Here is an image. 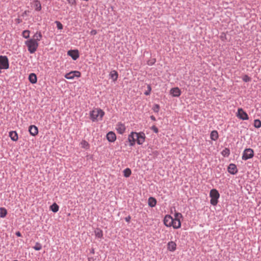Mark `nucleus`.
Listing matches in <instances>:
<instances>
[{
    "label": "nucleus",
    "instance_id": "nucleus-14",
    "mask_svg": "<svg viewBox=\"0 0 261 261\" xmlns=\"http://www.w3.org/2000/svg\"><path fill=\"white\" fill-rule=\"evenodd\" d=\"M107 138L109 142H113L116 140V136L114 133L110 132L107 135Z\"/></svg>",
    "mask_w": 261,
    "mask_h": 261
},
{
    "label": "nucleus",
    "instance_id": "nucleus-12",
    "mask_svg": "<svg viewBox=\"0 0 261 261\" xmlns=\"http://www.w3.org/2000/svg\"><path fill=\"white\" fill-rule=\"evenodd\" d=\"M68 55L70 56L74 60H76L79 57L78 50H71L67 53Z\"/></svg>",
    "mask_w": 261,
    "mask_h": 261
},
{
    "label": "nucleus",
    "instance_id": "nucleus-29",
    "mask_svg": "<svg viewBox=\"0 0 261 261\" xmlns=\"http://www.w3.org/2000/svg\"><path fill=\"white\" fill-rule=\"evenodd\" d=\"M132 173V171L129 168H126L123 171L124 176L126 177H129Z\"/></svg>",
    "mask_w": 261,
    "mask_h": 261
},
{
    "label": "nucleus",
    "instance_id": "nucleus-23",
    "mask_svg": "<svg viewBox=\"0 0 261 261\" xmlns=\"http://www.w3.org/2000/svg\"><path fill=\"white\" fill-rule=\"evenodd\" d=\"M219 137L218 133L217 130H213L210 135L211 139L212 140L216 141L218 139Z\"/></svg>",
    "mask_w": 261,
    "mask_h": 261
},
{
    "label": "nucleus",
    "instance_id": "nucleus-13",
    "mask_svg": "<svg viewBox=\"0 0 261 261\" xmlns=\"http://www.w3.org/2000/svg\"><path fill=\"white\" fill-rule=\"evenodd\" d=\"M116 129H117V132L119 134H123L125 130V127L124 124H123L121 123H119L116 125Z\"/></svg>",
    "mask_w": 261,
    "mask_h": 261
},
{
    "label": "nucleus",
    "instance_id": "nucleus-46",
    "mask_svg": "<svg viewBox=\"0 0 261 261\" xmlns=\"http://www.w3.org/2000/svg\"><path fill=\"white\" fill-rule=\"evenodd\" d=\"M224 151L227 152V153L228 154L229 150L226 149L225 150H224Z\"/></svg>",
    "mask_w": 261,
    "mask_h": 261
},
{
    "label": "nucleus",
    "instance_id": "nucleus-47",
    "mask_svg": "<svg viewBox=\"0 0 261 261\" xmlns=\"http://www.w3.org/2000/svg\"><path fill=\"white\" fill-rule=\"evenodd\" d=\"M92 253H94V250H93V249L92 250Z\"/></svg>",
    "mask_w": 261,
    "mask_h": 261
},
{
    "label": "nucleus",
    "instance_id": "nucleus-11",
    "mask_svg": "<svg viewBox=\"0 0 261 261\" xmlns=\"http://www.w3.org/2000/svg\"><path fill=\"white\" fill-rule=\"evenodd\" d=\"M145 134L143 133H138L137 137V142L138 144L141 145L145 141Z\"/></svg>",
    "mask_w": 261,
    "mask_h": 261
},
{
    "label": "nucleus",
    "instance_id": "nucleus-41",
    "mask_svg": "<svg viewBox=\"0 0 261 261\" xmlns=\"http://www.w3.org/2000/svg\"><path fill=\"white\" fill-rule=\"evenodd\" d=\"M155 59H153L152 60V63H148V64L149 65H152V64H153L155 63Z\"/></svg>",
    "mask_w": 261,
    "mask_h": 261
},
{
    "label": "nucleus",
    "instance_id": "nucleus-19",
    "mask_svg": "<svg viewBox=\"0 0 261 261\" xmlns=\"http://www.w3.org/2000/svg\"><path fill=\"white\" fill-rule=\"evenodd\" d=\"M33 4L35 10L39 11L41 10V5L38 0H34Z\"/></svg>",
    "mask_w": 261,
    "mask_h": 261
},
{
    "label": "nucleus",
    "instance_id": "nucleus-25",
    "mask_svg": "<svg viewBox=\"0 0 261 261\" xmlns=\"http://www.w3.org/2000/svg\"><path fill=\"white\" fill-rule=\"evenodd\" d=\"M110 75L111 77L113 79V81H114V82L117 81L118 77V73L115 70L112 71L110 73Z\"/></svg>",
    "mask_w": 261,
    "mask_h": 261
},
{
    "label": "nucleus",
    "instance_id": "nucleus-21",
    "mask_svg": "<svg viewBox=\"0 0 261 261\" xmlns=\"http://www.w3.org/2000/svg\"><path fill=\"white\" fill-rule=\"evenodd\" d=\"M148 203L150 207H154L156 204V200L153 197H149L148 200Z\"/></svg>",
    "mask_w": 261,
    "mask_h": 261
},
{
    "label": "nucleus",
    "instance_id": "nucleus-1",
    "mask_svg": "<svg viewBox=\"0 0 261 261\" xmlns=\"http://www.w3.org/2000/svg\"><path fill=\"white\" fill-rule=\"evenodd\" d=\"M182 217L181 213H175L174 218L170 215H166L164 219V223L167 227H173L174 229H177L181 227L180 219Z\"/></svg>",
    "mask_w": 261,
    "mask_h": 261
},
{
    "label": "nucleus",
    "instance_id": "nucleus-37",
    "mask_svg": "<svg viewBox=\"0 0 261 261\" xmlns=\"http://www.w3.org/2000/svg\"><path fill=\"white\" fill-rule=\"evenodd\" d=\"M151 129L154 132H155V133H158V128L154 125L152 126L151 127Z\"/></svg>",
    "mask_w": 261,
    "mask_h": 261
},
{
    "label": "nucleus",
    "instance_id": "nucleus-45",
    "mask_svg": "<svg viewBox=\"0 0 261 261\" xmlns=\"http://www.w3.org/2000/svg\"><path fill=\"white\" fill-rule=\"evenodd\" d=\"M148 91H149V92H150L151 89V87L150 85H148Z\"/></svg>",
    "mask_w": 261,
    "mask_h": 261
},
{
    "label": "nucleus",
    "instance_id": "nucleus-35",
    "mask_svg": "<svg viewBox=\"0 0 261 261\" xmlns=\"http://www.w3.org/2000/svg\"><path fill=\"white\" fill-rule=\"evenodd\" d=\"M243 81L246 82H249L250 81V78L247 76V75H245L243 79Z\"/></svg>",
    "mask_w": 261,
    "mask_h": 261
},
{
    "label": "nucleus",
    "instance_id": "nucleus-10",
    "mask_svg": "<svg viewBox=\"0 0 261 261\" xmlns=\"http://www.w3.org/2000/svg\"><path fill=\"white\" fill-rule=\"evenodd\" d=\"M170 94L173 97H179L181 95V91L178 87L172 88L170 90Z\"/></svg>",
    "mask_w": 261,
    "mask_h": 261
},
{
    "label": "nucleus",
    "instance_id": "nucleus-33",
    "mask_svg": "<svg viewBox=\"0 0 261 261\" xmlns=\"http://www.w3.org/2000/svg\"><path fill=\"white\" fill-rule=\"evenodd\" d=\"M152 110L154 112L158 113L160 110V106L158 104H155L152 108Z\"/></svg>",
    "mask_w": 261,
    "mask_h": 261
},
{
    "label": "nucleus",
    "instance_id": "nucleus-38",
    "mask_svg": "<svg viewBox=\"0 0 261 261\" xmlns=\"http://www.w3.org/2000/svg\"><path fill=\"white\" fill-rule=\"evenodd\" d=\"M97 34V31L96 30H92L90 32V34L91 35H95Z\"/></svg>",
    "mask_w": 261,
    "mask_h": 261
},
{
    "label": "nucleus",
    "instance_id": "nucleus-4",
    "mask_svg": "<svg viewBox=\"0 0 261 261\" xmlns=\"http://www.w3.org/2000/svg\"><path fill=\"white\" fill-rule=\"evenodd\" d=\"M210 196L211 198L210 202L213 205H216L217 204L218 202V199L220 197V194L218 191L213 189L211 190L210 193Z\"/></svg>",
    "mask_w": 261,
    "mask_h": 261
},
{
    "label": "nucleus",
    "instance_id": "nucleus-39",
    "mask_svg": "<svg viewBox=\"0 0 261 261\" xmlns=\"http://www.w3.org/2000/svg\"><path fill=\"white\" fill-rule=\"evenodd\" d=\"M130 219H131V218H130V217L129 216H128V217H126V218H125V221H126V222H129L130 221Z\"/></svg>",
    "mask_w": 261,
    "mask_h": 261
},
{
    "label": "nucleus",
    "instance_id": "nucleus-31",
    "mask_svg": "<svg viewBox=\"0 0 261 261\" xmlns=\"http://www.w3.org/2000/svg\"><path fill=\"white\" fill-rule=\"evenodd\" d=\"M33 248L35 250H40L42 249V245L40 243L37 242L36 243L35 245L33 247Z\"/></svg>",
    "mask_w": 261,
    "mask_h": 261
},
{
    "label": "nucleus",
    "instance_id": "nucleus-18",
    "mask_svg": "<svg viewBox=\"0 0 261 261\" xmlns=\"http://www.w3.org/2000/svg\"><path fill=\"white\" fill-rule=\"evenodd\" d=\"M9 137L11 138V140L14 141H16L18 140V134L15 131H11L9 132Z\"/></svg>",
    "mask_w": 261,
    "mask_h": 261
},
{
    "label": "nucleus",
    "instance_id": "nucleus-40",
    "mask_svg": "<svg viewBox=\"0 0 261 261\" xmlns=\"http://www.w3.org/2000/svg\"><path fill=\"white\" fill-rule=\"evenodd\" d=\"M16 235L18 237H20L21 236V233L19 232V231H17L16 232Z\"/></svg>",
    "mask_w": 261,
    "mask_h": 261
},
{
    "label": "nucleus",
    "instance_id": "nucleus-15",
    "mask_svg": "<svg viewBox=\"0 0 261 261\" xmlns=\"http://www.w3.org/2000/svg\"><path fill=\"white\" fill-rule=\"evenodd\" d=\"M167 249L170 251H174L176 249V243L173 241L169 242L167 244Z\"/></svg>",
    "mask_w": 261,
    "mask_h": 261
},
{
    "label": "nucleus",
    "instance_id": "nucleus-43",
    "mask_svg": "<svg viewBox=\"0 0 261 261\" xmlns=\"http://www.w3.org/2000/svg\"><path fill=\"white\" fill-rule=\"evenodd\" d=\"M150 118L153 121H155L156 120V119H155V117L152 116V115L150 116Z\"/></svg>",
    "mask_w": 261,
    "mask_h": 261
},
{
    "label": "nucleus",
    "instance_id": "nucleus-2",
    "mask_svg": "<svg viewBox=\"0 0 261 261\" xmlns=\"http://www.w3.org/2000/svg\"><path fill=\"white\" fill-rule=\"evenodd\" d=\"M105 112L100 109L95 108L90 112V116L93 121L102 120Z\"/></svg>",
    "mask_w": 261,
    "mask_h": 261
},
{
    "label": "nucleus",
    "instance_id": "nucleus-34",
    "mask_svg": "<svg viewBox=\"0 0 261 261\" xmlns=\"http://www.w3.org/2000/svg\"><path fill=\"white\" fill-rule=\"evenodd\" d=\"M55 23L57 24V27L58 29H59V30L63 29V25L60 21H56L55 22Z\"/></svg>",
    "mask_w": 261,
    "mask_h": 261
},
{
    "label": "nucleus",
    "instance_id": "nucleus-3",
    "mask_svg": "<svg viewBox=\"0 0 261 261\" xmlns=\"http://www.w3.org/2000/svg\"><path fill=\"white\" fill-rule=\"evenodd\" d=\"M25 44L27 46L28 50L31 54L34 53L37 50L39 45L36 40L33 39L26 41Z\"/></svg>",
    "mask_w": 261,
    "mask_h": 261
},
{
    "label": "nucleus",
    "instance_id": "nucleus-16",
    "mask_svg": "<svg viewBox=\"0 0 261 261\" xmlns=\"http://www.w3.org/2000/svg\"><path fill=\"white\" fill-rule=\"evenodd\" d=\"M228 171L230 174H235L238 172V169L236 166L234 164H231L228 167Z\"/></svg>",
    "mask_w": 261,
    "mask_h": 261
},
{
    "label": "nucleus",
    "instance_id": "nucleus-24",
    "mask_svg": "<svg viewBox=\"0 0 261 261\" xmlns=\"http://www.w3.org/2000/svg\"><path fill=\"white\" fill-rule=\"evenodd\" d=\"M42 36L40 32H37L34 35L33 39L36 40V41L38 42V41H39L42 39Z\"/></svg>",
    "mask_w": 261,
    "mask_h": 261
},
{
    "label": "nucleus",
    "instance_id": "nucleus-44",
    "mask_svg": "<svg viewBox=\"0 0 261 261\" xmlns=\"http://www.w3.org/2000/svg\"><path fill=\"white\" fill-rule=\"evenodd\" d=\"M150 92H149V91H148V90L147 91H146V92H145V94L146 95H149V94H150Z\"/></svg>",
    "mask_w": 261,
    "mask_h": 261
},
{
    "label": "nucleus",
    "instance_id": "nucleus-7",
    "mask_svg": "<svg viewBox=\"0 0 261 261\" xmlns=\"http://www.w3.org/2000/svg\"><path fill=\"white\" fill-rule=\"evenodd\" d=\"M81 75V73L79 71H72L69 73H66L64 76L68 80H72L75 77H80Z\"/></svg>",
    "mask_w": 261,
    "mask_h": 261
},
{
    "label": "nucleus",
    "instance_id": "nucleus-6",
    "mask_svg": "<svg viewBox=\"0 0 261 261\" xmlns=\"http://www.w3.org/2000/svg\"><path fill=\"white\" fill-rule=\"evenodd\" d=\"M254 155V151L253 149L251 148H247L244 150L243 155L242 159L244 160H247L248 159L252 158Z\"/></svg>",
    "mask_w": 261,
    "mask_h": 261
},
{
    "label": "nucleus",
    "instance_id": "nucleus-42",
    "mask_svg": "<svg viewBox=\"0 0 261 261\" xmlns=\"http://www.w3.org/2000/svg\"><path fill=\"white\" fill-rule=\"evenodd\" d=\"M88 259V261H94L95 260L94 258L92 257H89Z\"/></svg>",
    "mask_w": 261,
    "mask_h": 261
},
{
    "label": "nucleus",
    "instance_id": "nucleus-30",
    "mask_svg": "<svg viewBox=\"0 0 261 261\" xmlns=\"http://www.w3.org/2000/svg\"><path fill=\"white\" fill-rule=\"evenodd\" d=\"M254 126L256 128H259L261 127V121L258 119H255L254 121Z\"/></svg>",
    "mask_w": 261,
    "mask_h": 261
},
{
    "label": "nucleus",
    "instance_id": "nucleus-26",
    "mask_svg": "<svg viewBox=\"0 0 261 261\" xmlns=\"http://www.w3.org/2000/svg\"><path fill=\"white\" fill-rule=\"evenodd\" d=\"M80 145L82 148L88 149L89 148L90 145L87 141L86 140H82L80 143Z\"/></svg>",
    "mask_w": 261,
    "mask_h": 261
},
{
    "label": "nucleus",
    "instance_id": "nucleus-8",
    "mask_svg": "<svg viewBox=\"0 0 261 261\" xmlns=\"http://www.w3.org/2000/svg\"><path fill=\"white\" fill-rule=\"evenodd\" d=\"M138 133L132 132L131 134L128 137V142L130 146H133L135 144V142L137 141V137Z\"/></svg>",
    "mask_w": 261,
    "mask_h": 261
},
{
    "label": "nucleus",
    "instance_id": "nucleus-20",
    "mask_svg": "<svg viewBox=\"0 0 261 261\" xmlns=\"http://www.w3.org/2000/svg\"><path fill=\"white\" fill-rule=\"evenodd\" d=\"M29 79L30 82L32 84H35L37 81L36 75L33 73L29 75Z\"/></svg>",
    "mask_w": 261,
    "mask_h": 261
},
{
    "label": "nucleus",
    "instance_id": "nucleus-17",
    "mask_svg": "<svg viewBox=\"0 0 261 261\" xmlns=\"http://www.w3.org/2000/svg\"><path fill=\"white\" fill-rule=\"evenodd\" d=\"M29 130L30 134L33 136H35L38 133V128L35 125H31Z\"/></svg>",
    "mask_w": 261,
    "mask_h": 261
},
{
    "label": "nucleus",
    "instance_id": "nucleus-22",
    "mask_svg": "<svg viewBox=\"0 0 261 261\" xmlns=\"http://www.w3.org/2000/svg\"><path fill=\"white\" fill-rule=\"evenodd\" d=\"M96 237L98 238H102L103 237V232L100 228H96L94 231Z\"/></svg>",
    "mask_w": 261,
    "mask_h": 261
},
{
    "label": "nucleus",
    "instance_id": "nucleus-27",
    "mask_svg": "<svg viewBox=\"0 0 261 261\" xmlns=\"http://www.w3.org/2000/svg\"><path fill=\"white\" fill-rule=\"evenodd\" d=\"M7 214V211L4 207H0V217L4 218Z\"/></svg>",
    "mask_w": 261,
    "mask_h": 261
},
{
    "label": "nucleus",
    "instance_id": "nucleus-36",
    "mask_svg": "<svg viewBox=\"0 0 261 261\" xmlns=\"http://www.w3.org/2000/svg\"><path fill=\"white\" fill-rule=\"evenodd\" d=\"M68 3L71 5H75L76 4V1L75 0H67Z\"/></svg>",
    "mask_w": 261,
    "mask_h": 261
},
{
    "label": "nucleus",
    "instance_id": "nucleus-5",
    "mask_svg": "<svg viewBox=\"0 0 261 261\" xmlns=\"http://www.w3.org/2000/svg\"><path fill=\"white\" fill-rule=\"evenodd\" d=\"M9 67L8 58L5 56H0V73L1 69H7Z\"/></svg>",
    "mask_w": 261,
    "mask_h": 261
},
{
    "label": "nucleus",
    "instance_id": "nucleus-9",
    "mask_svg": "<svg viewBox=\"0 0 261 261\" xmlns=\"http://www.w3.org/2000/svg\"><path fill=\"white\" fill-rule=\"evenodd\" d=\"M237 116L242 120H248L249 119L247 114L242 108L238 109Z\"/></svg>",
    "mask_w": 261,
    "mask_h": 261
},
{
    "label": "nucleus",
    "instance_id": "nucleus-28",
    "mask_svg": "<svg viewBox=\"0 0 261 261\" xmlns=\"http://www.w3.org/2000/svg\"><path fill=\"white\" fill-rule=\"evenodd\" d=\"M59 207L58 205L54 203L50 206V209L54 213H56L59 211Z\"/></svg>",
    "mask_w": 261,
    "mask_h": 261
},
{
    "label": "nucleus",
    "instance_id": "nucleus-32",
    "mask_svg": "<svg viewBox=\"0 0 261 261\" xmlns=\"http://www.w3.org/2000/svg\"><path fill=\"white\" fill-rule=\"evenodd\" d=\"M22 36L25 38H28L30 36V31L28 30H25L22 32Z\"/></svg>",
    "mask_w": 261,
    "mask_h": 261
}]
</instances>
